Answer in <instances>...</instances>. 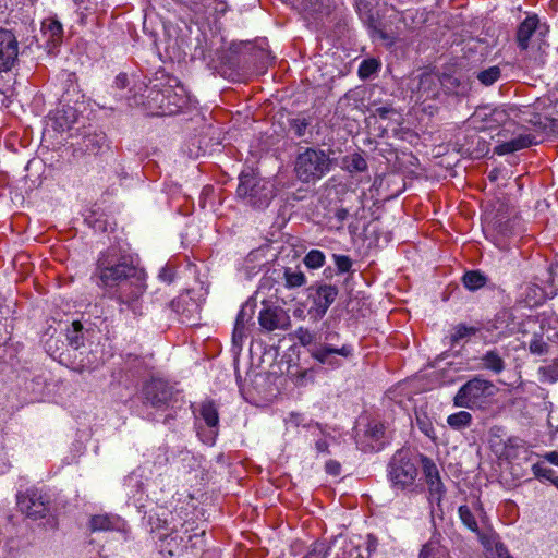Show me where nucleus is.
<instances>
[{
    "label": "nucleus",
    "instance_id": "nucleus-1",
    "mask_svg": "<svg viewBox=\"0 0 558 558\" xmlns=\"http://www.w3.org/2000/svg\"><path fill=\"white\" fill-rule=\"evenodd\" d=\"M527 112L513 106L481 107L470 117V124L477 131L498 130L497 136L504 140L495 147L494 151L499 155L511 154L538 144L537 137L526 132L525 123L545 130L547 125L542 123L539 116L533 119L526 118Z\"/></svg>",
    "mask_w": 558,
    "mask_h": 558
},
{
    "label": "nucleus",
    "instance_id": "nucleus-2",
    "mask_svg": "<svg viewBox=\"0 0 558 558\" xmlns=\"http://www.w3.org/2000/svg\"><path fill=\"white\" fill-rule=\"evenodd\" d=\"M117 96L126 99L130 106H145L158 116L175 114L191 101L180 81L163 73L150 81L149 85L145 82H134L125 93Z\"/></svg>",
    "mask_w": 558,
    "mask_h": 558
},
{
    "label": "nucleus",
    "instance_id": "nucleus-3",
    "mask_svg": "<svg viewBox=\"0 0 558 558\" xmlns=\"http://www.w3.org/2000/svg\"><path fill=\"white\" fill-rule=\"evenodd\" d=\"M143 271L133 264L130 256L122 255L116 247L101 253L97 262V276L106 287L121 286L132 278H142Z\"/></svg>",
    "mask_w": 558,
    "mask_h": 558
},
{
    "label": "nucleus",
    "instance_id": "nucleus-4",
    "mask_svg": "<svg viewBox=\"0 0 558 558\" xmlns=\"http://www.w3.org/2000/svg\"><path fill=\"white\" fill-rule=\"evenodd\" d=\"M418 465L415 458L407 451H397L387 466V476L390 485L396 490L421 493L423 486L417 483Z\"/></svg>",
    "mask_w": 558,
    "mask_h": 558
},
{
    "label": "nucleus",
    "instance_id": "nucleus-5",
    "mask_svg": "<svg viewBox=\"0 0 558 558\" xmlns=\"http://www.w3.org/2000/svg\"><path fill=\"white\" fill-rule=\"evenodd\" d=\"M331 169V159L322 149L306 148L295 160V173L304 183H315Z\"/></svg>",
    "mask_w": 558,
    "mask_h": 558
},
{
    "label": "nucleus",
    "instance_id": "nucleus-6",
    "mask_svg": "<svg viewBox=\"0 0 558 558\" xmlns=\"http://www.w3.org/2000/svg\"><path fill=\"white\" fill-rule=\"evenodd\" d=\"M494 388L492 381L474 377L458 390L453 403L456 407L471 410L483 408L493 396Z\"/></svg>",
    "mask_w": 558,
    "mask_h": 558
},
{
    "label": "nucleus",
    "instance_id": "nucleus-7",
    "mask_svg": "<svg viewBox=\"0 0 558 558\" xmlns=\"http://www.w3.org/2000/svg\"><path fill=\"white\" fill-rule=\"evenodd\" d=\"M236 193L250 205L257 208L266 207L274 197V191L270 182L265 181L253 173H242L240 175V183Z\"/></svg>",
    "mask_w": 558,
    "mask_h": 558
},
{
    "label": "nucleus",
    "instance_id": "nucleus-8",
    "mask_svg": "<svg viewBox=\"0 0 558 558\" xmlns=\"http://www.w3.org/2000/svg\"><path fill=\"white\" fill-rule=\"evenodd\" d=\"M146 275L143 271L142 278H132L121 283L117 301L121 313H131L134 317L143 314L142 296L146 291Z\"/></svg>",
    "mask_w": 558,
    "mask_h": 558
},
{
    "label": "nucleus",
    "instance_id": "nucleus-9",
    "mask_svg": "<svg viewBox=\"0 0 558 558\" xmlns=\"http://www.w3.org/2000/svg\"><path fill=\"white\" fill-rule=\"evenodd\" d=\"M258 324L262 331L275 332L287 331L291 328L292 322L289 312L275 302L264 300L258 313Z\"/></svg>",
    "mask_w": 558,
    "mask_h": 558
},
{
    "label": "nucleus",
    "instance_id": "nucleus-10",
    "mask_svg": "<svg viewBox=\"0 0 558 558\" xmlns=\"http://www.w3.org/2000/svg\"><path fill=\"white\" fill-rule=\"evenodd\" d=\"M143 396L145 403L157 410L172 409L179 402V393L162 379H151L146 383Z\"/></svg>",
    "mask_w": 558,
    "mask_h": 558
},
{
    "label": "nucleus",
    "instance_id": "nucleus-11",
    "mask_svg": "<svg viewBox=\"0 0 558 558\" xmlns=\"http://www.w3.org/2000/svg\"><path fill=\"white\" fill-rule=\"evenodd\" d=\"M17 507L26 517L38 520L49 512V496L37 488H29L16 496Z\"/></svg>",
    "mask_w": 558,
    "mask_h": 558
},
{
    "label": "nucleus",
    "instance_id": "nucleus-12",
    "mask_svg": "<svg viewBox=\"0 0 558 558\" xmlns=\"http://www.w3.org/2000/svg\"><path fill=\"white\" fill-rule=\"evenodd\" d=\"M420 461L425 482L428 487V500L430 504L436 502L437 505H440L446 494V487L441 481L439 470L435 462L426 456L421 454Z\"/></svg>",
    "mask_w": 558,
    "mask_h": 558
},
{
    "label": "nucleus",
    "instance_id": "nucleus-13",
    "mask_svg": "<svg viewBox=\"0 0 558 558\" xmlns=\"http://www.w3.org/2000/svg\"><path fill=\"white\" fill-rule=\"evenodd\" d=\"M333 337H338V335L328 333L325 336V343L315 345L310 350L311 356L315 359L317 362L324 365H329L332 367L339 366V363L332 357V355H341L343 357H348L352 354V347L350 344H343L341 347H337L332 344L330 341Z\"/></svg>",
    "mask_w": 558,
    "mask_h": 558
},
{
    "label": "nucleus",
    "instance_id": "nucleus-14",
    "mask_svg": "<svg viewBox=\"0 0 558 558\" xmlns=\"http://www.w3.org/2000/svg\"><path fill=\"white\" fill-rule=\"evenodd\" d=\"M19 54L15 35L8 29H0V72L11 70Z\"/></svg>",
    "mask_w": 558,
    "mask_h": 558
},
{
    "label": "nucleus",
    "instance_id": "nucleus-15",
    "mask_svg": "<svg viewBox=\"0 0 558 558\" xmlns=\"http://www.w3.org/2000/svg\"><path fill=\"white\" fill-rule=\"evenodd\" d=\"M338 295V289L331 284L319 286L314 296V305L308 310V315L318 320L324 317Z\"/></svg>",
    "mask_w": 558,
    "mask_h": 558
},
{
    "label": "nucleus",
    "instance_id": "nucleus-16",
    "mask_svg": "<svg viewBox=\"0 0 558 558\" xmlns=\"http://www.w3.org/2000/svg\"><path fill=\"white\" fill-rule=\"evenodd\" d=\"M477 360L480 362L478 367L481 369L488 371L494 374H500L506 368L504 354L496 348L486 351Z\"/></svg>",
    "mask_w": 558,
    "mask_h": 558
},
{
    "label": "nucleus",
    "instance_id": "nucleus-17",
    "mask_svg": "<svg viewBox=\"0 0 558 558\" xmlns=\"http://www.w3.org/2000/svg\"><path fill=\"white\" fill-rule=\"evenodd\" d=\"M123 524L124 522L119 515L112 514L93 515L89 521V526L93 532L121 530Z\"/></svg>",
    "mask_w": 558,
    "mask_h": 558
},
{
    "label": "nucleus",
    "instance_id": "nucleus-18",
    "mask_svg": "<svg viewBox=\"0 0 558 558\" xmlns=\"http://www.w3.org/2000/svg\"><path fill=\"white\" fill-rule=\"evenodd\" d=\"M482 544L487 553L488 558H512L507 547L495 535L484 536L481 538Z\"/></svg>",
    "mask_w": 558,
    "mask_h": 558
},
{
    "label": "nucleus",
    "instance_id": "nucleus-19",
    "mask_svg": "<svg viewBox=\"0 0 558 558\" xmlns=\"http://www.w3.org/2000/svg\"><path fill=\"white\" fill-rule=\"evenodd\" d=\"M538 19L536 16H527L519 26L517 40L522 49L529 47V40L536 31Z\"/></svg>",
    "mask_w": 558,
    "mask_h": 558
},
{
    "label": "nucleus",
    "instance_id": "nucleus-20",
    "mask_svg": "<svg viewBox=\"0 0 558 558\" xmlns=\"http://www.w3.org/2000/svg\"><path fill=\"white\" fill-rule=\"evenodd\" d=\"M203 8L205 17H213L215 22L228 11V4L222 0H205Z\"/></svg>",
    "mask_w": 558,
    "mask_h": 558
},
{
    "label": "nucleus",
    "instance_id": "nucleus-21",
    "mask_svg": "<svg viewBox=\"0 0 558 558\" xmlns=\"http://www.w3.org/2000/svg\"><path fill=\"white\" fill-rule=\"evenodd\" d=\"M44 35L48 38L53 46H57L61 41L62 37V25L56 20H47L43 23Z\"/></svg>",
    "mask_w": 558,
    "mask_h": 558
},
{
    "label": "nucleus",
    "instance_id": "nucleus-22",
    "mask_svg": "<svg viewBox=\"0 0 558 558\" xmlns=\"http://www.w3.org/2000/svg\"><path fill=\"white\" fill-rule=\"evenodd\" d=\"M336 558H366L362 550V544L354 542V539H344L341 551L337 554Z\"/></svg>",
    "mask_w": 558,
    "mask_h": 558
},
{
    "label": "nucleus",
    "instance_id": "nucleus-23",
    "mask_svg": "<svg viewBox=\"0 0 558 558\" xmlns=\"http://www.w3.org/2000/svg\"><path fill=\"white\" fill-rule=\"evenodd\" d=\"M416 425L420 430L430 439H436L435 428L432 418L423 409L415 411Z\"/></svg>",
    "mask_w": 558,
    "mask_h": 558
},
{
    "label": "nucleus",
    "instance_id": "nucleus-24",
    "mask_svg": "<svg viewBox=\"0 0 558 558\" xmlns=\"http://www.w3.org/2000/svg\"><path fill=\"white\" fill-rule=\"evenodd\" d=\"M462 281L466 289L475 291L486 284L487 278L481 271L472 270L464 274Z\"/></svg>",
    "mask_w": 558,
    "mask_h": 558
},
{
    "label": "nucleus",
    "instance_id": "nucleus-25",
    "mask_svg": "<svg viewBox=\"0 0 558 558\" xmlns=\"http://www.w3.org/2000/svg\"><path fill=\"white\" fill-rule=\"evenodd\" d=\"M199 413L202 418L209 427H215L218 425L219 416L218 411L215 404L211 401H206L202 403Z\"/></svg>",
    "mask_w": 558,
    "mask_h": 558
},
{
    "label": "nucleus",
    "instance_id": "nucleus-26",
    "mask_svg": "<svg viewBox=\"0 0 558 558\" xmlns=\"http://www.w3.org/2000/svg\"><path fill=\"white\" fill-rule=\"evenodd\" d=\"M447 423L451 428L460 430L471 425L472 415L466 411H460L449 415Z\"/></svg>",
    "mask_w": 558,
    "mask_h": 558
},
{
    "label": "nucleus",
    "instance_id": "nucleus-27",
    "mask_svg": "<svg viewBox=\"0 0 558 558\" xmlns=\"http://www.w3.org/2000/svg\"><path fill=\"white\" fill-rule=\"evenodd\" d=\"M74 116H75V111L71 107L68 108L66 110L57 111L56 116L53 118L56 128L60 129L61 131L71 129V126L74 122Z\"/></svg>",
    "mask_w": 558,
    "mask_h": 558
},
{
    "label": "nucleus",
    "instance_id": "nucleus-28",
    "mask_svg": "<svg viewBox=\"0 0 558 558\" xmlns=\"http://www.w3.org/2000/svg\"><path fill=\"white\" fill-rule=\"evenodd\" d=\"M477 331V328L472 326H466L463 324L457 325L453 328V331L450 336V341L452 344H458L461 341L469 340L472 336H474Z\"/></svg>",
    "mask_w": 558,
    "mask_h": 558
},
{
    "label": "nucleus",
    "instance_id": "nucleus-29",
    "mask_svg": "<svg viewBox=\"0 0 558 558\" xmlns=\"http://www.w3.org/2000/svg\"><path fill=\"white\" fill-rule=\"evenodd\" d=\"M83 326L80 322H73L70 329H68L66 339L71 347L74 349H78L83 345V336H82Z\"/></svg>",
    "mask_w": 558,
    "mask_h": 558
},
{
    "label": "nucleus",
    "instance_id": "nucleus-30",
    "mask_svg": "<svg viewBox=\"0 0 558 558\" xmlns=\"http://www.w3.org/2000/svg\"><path fill=\"white\" fill-rule=\"evenodd\" d=\"M284 281L286 287L288 288H299L305 283V276L302 271L292 270L291 268H287L284 270Z\"/></svg>",
    "mask_w": 558,
    "mask_h": 558
},
{
    "label": "nucleus",
    "instance_id": "nucleus-31",
    "mask_svg": "<svg viewBox=\"0 0 558 558\" xmlns=\"http://www.w3.org/2000/svg\"><path fill=\"white\" fill-rule=\"evenodd\" d=\"M380 63L376 59H366L363 60L359 66V76L362 80L369 78L373 74H375L379 69Z\"/></svg>",
    "mask_w": 558,
    "mask_h": 558
},
{
    "label": "nucleus",
    "instance_id": "nucleus-32",
    "mask_svg": "<svg viewBox=\"0 0 558 558\" xmlns=\"http://www.w3.org/2000/svg\"><path fill=\"white\" fill-rule=\"evenodd\" d=\"M500 77V69L499 66H490L486 70H483L481 72H478L477 74V78L478 81L485 85V86H490L493 85L495 82H497Z\"/></svg>",
    "mask_w": 558,
    "mask_h": 558
},
{
    "label": "nucleus",
    "instance_id": "nucleus-33",
    "mask_svg": "<svg viewBox=\"0 0 558 558\" xmlns=\"http://www.w3.org/2000/svg\"><path fill=\"white\" fill-rule=\"evenodd\" d=\"M305 266L311 269L320 268L325 263V255L319 250H311L303 259Z\"/></svg>",
    "mask_w": 558,
    "mask_h": 558
},
{
    "label": "nucleus",
    "instance_id": "nucleus-34",
    "mask_svg": "<svg viewBox=\"0 0 558 558\" xmlns=\"http://www.w3.org/2000/svg\"><path fill=\"white\" fill-rule=\"evenodd\" d=\"M459 517L462 523L472 532H478L477 522L474 514L468 506H460L458 509Z\"/></svg>",
    "mask_w": 558,
    "mask_h": 558
},
{
    "label": "nucleus",
    "instance_id": "nucleus-35",
    "mask_svg": "<svg viewBox=\"0 0 558 558\" xmlns=\"http://www.w3.org/2000/svg\"><path fill=\"white\" fill-rule=\"evenodd\" d=\"M344 162L349 172H363L367 169L366 160L359 154L348 157Z\"/></svg>",
    "mask_w": 558,
    "mask_h": 558
},
{
    "label": "nucleus",
    "instance_id": "nucleus-36",
    "mask_svg": "<svg viewBox=\"0 0 558 558\" xmlns=\"http://www.w3.org/2000/svg\"><path fill=\"white\" fill-rule=\"evenodd\" d=\"M291 337L303 347L312 344L315 340V333L305 327L296 328Z\"/></svg>",
    "mask_w": 558,
    "mask_h": 558
},
{
    "label": "nucleus",
    "instance_id": "nucleus-37",
    "mask_svg": "<svg viewBox=\"0 0 558 558\" xmlns=\"http://www.w3.org/2000/svg\"><path fill=\"white\" fill-rule=\"evenodd\" d=\"M532 472L535 477L537 478H544L547 481H550L551 483L556 484V480L554 478V470L544 465L543 463H534L532 465Z\"/></svg>",
    "mask_w": 558,
    "mask_h": 558
},
{
    "label": "nucleus",
    "instance_id": "nucleus-38",
    "mask_svg": "<svg viewBox=\"0 0 558 558\" xmlns=\"http://www.w3.org/2000/svg\"><path fill=\"white\" fill-rule=\"evenodd\" d=\"M548 348V344L538 336H534L529 345L530 352L536 355L547 354Z\"/></svg>",
    "mask_w": 558,
    "mask_h": 558
},
{
    "label": "nucleus",
    "instance_id": "nucleus-39",
    "mask_svg": "<svg viewBox=\"0 0 558 558\" xmlns=\"http://www.w3.org/2000/svg\"><path fill=\"white\" fill-rule=\"evenodd\" d=\"M286 425L290 427H299L300 425H303L306 428H310L312 426L311 423H305V417L301 413L291 412L286 418H284Z\"/></svg>",
    "mask_w": 558,
    "mask_h": 558
},
{
    "label": "nucleus",
    "instance_id": "nucleus-40",
    "mask_svg": "<svg viewBox=\"0 0 558 558\" xmlns=\"http://www.w3.org/2000/svg\"><path fill=\"white\" fill-rule=\"evenodd\" d=\"M290 126L296 136L302 137L305 135L308 122L305 118H295L291 121Z\"/></svg>",
    "mask_w": 558,
    "mask_h": 558
},
{
    "label": "nucleus",
    "instance_id": "nucleus-41",
    "mask_svg": "<svg viewBox=\"0 0 558 558\" xmlns=\"http://www.w3.org/2000/svg\"><path fill=\"white\" fill-rule=\"evenodd\" d=\"M335 264L339 272H348L352 267V262L349 256L333 255Z\"/></svg>",
    "mask_w": 558,
    "mask_h": 558
},
{
    "label": "nucleus",
    "instance_id": "nucleus-42",
    "mask_svg": "<svg viewBox=\"0 0 558 558\" xmlns=\"http://www.w3.org/2000/svg\"><path fill=\"white\" fill-rule=\"evenodd\" d=\"M129 85H130V80H129L128 75L124 73H120L119 75H117L112 87L120 92H123L125 88L129 87Z\"/></svg>",
    "mask_w": 558,
    "mask_h": 558
},
{
    "label": "nucleus",
    "instance_id": "nucleus-43",
    "mask_svg": "<svg viewBox=\"0 0 558 558\" xmlns=\"http://www.w3.org/2000/svg\"><path fill=\"white\" fill-rule=\"evenodd\" d=\"M367 435H369L374 439H379L384 436V426L379 423H375L374 425H369L367 428Z\"/></svg>",
    "mask_w": 558,
    "mask_h": 558
},
{
    "label": "nucleus",
    "instance_id": "nucleus-44",
    "mask_svg": "<svg viewBox=\"0 0 558 558\" xmlns=\"http://www.w3.org/2000/svg\"><path fill=\"white\" fill-rule=\"evenodd\" d=\"M246 308H247V305L242 306V308L240 310V312L236 316L234 325L246 326V323L251 319V316H252V313H247Z\"/></svg>",
    "mask_w": 558,
    "mask_h": 558
},
{
    "label": "nucleus",
    "instance_id": "nucleus-45",
    "mask_svg": "<svg viewBox=\"0 0 558 558\" xmlns=\"http://www.w3.org/2000/svg\"><path fill=\"white\" fill-rule=\"evenodd\" d=\"M393 112V109L388 106L376 107L372 110V117H379L381 119H387L390 113Z\"/></svg>",
    "mask_w": 558,
    "mask_h": 558
},
{
    "label": "nucleus",
    "instance_id": "nucleus-46",
    "mask_svg": "<svg viewBox=\"0 0 558 558\" xmlns=\"http://www.w3.org/2000/svg\"><path fill=\"white\" fill-rule=\"evenodd\" d=\"M326 472L330 475L337 476L341 472V465L338 461L329 460L325 465Z\"/></svg>",
    "mask_w": 558,
    "mask_h": 558
},
{
    "label": "nucleus",
    "instance_id": "nucleus-47",
    "mask_svg": "<svg viewBox=\"0 0 558 558\" xmlns=\"http://www.w3.org/2000/svg\"><path fill=\"white\" fill-rule=\"evenodd\" d=\"M245 337V326L234 325L232 340L234 343L241 342Z\"/></svg>",
    "mask_w": 558,
    "mask_h": 558
},
{
    "label": "nucleus",
    "instance_id": "nucleus-48",
    "mask_svg": "<svg viewBox=\"0 0 558 558\" xmlns=\"http://www.w3.org/2000/svg\"><path fill=\"white\" fill-rule=\"evenodd\" d=\"M376 546H377L376 539L374 537L369 536L366 542V546L362 547L363 554L365 555L366 558H369L372 551H374L376 549Z\"/></svg>",
    "mask_w": 558,
    "mask_h": 558
},
{
    "label": "nucleus",
    "instance_id": "nucleus-49",
    "mask_svg": "<svg viewBox=\"0 0 558 558\" xmlns=\"http://www.w3.org/2000/svg\"><path fill=\"white\" fill-rule=\"evenodd\" d=\"M158 277L163 282L170 283L173 280V272L170 268L163 267L160 269Z\"/></svg>",
    "mask_w": 558,
    "mask_h": 558
},
{
    "label": "nucleus",
    "instance_id": "nucleus-50",
    "mask_svg": "<svg viewBox=\"0 0 558 558\" xmlns=\"http://www.w3.org/2000/svg\"><path fill=\"white\" fill-rule=\"evenodd\" d=\"M544 459L548 461L549 463L558 466V452L557 451H550L544 454Z\"/></svg>",
    "mask_w": 558,
    "mask_h": 558
},
{
    "label": "nucleus",
    "instance_id": "nucleus-51",
    "mask_svg": "<svg viewBox=\"0 0 558 558\" xmlns=\"http://www.w3.org/2000/svg\"><path fill=\"white\" fill-rule=\"evenodd\" d=\"M315 446H316L317 451H319V452H327L328 451V444H327L326 440H323V439L317 440Z\"/></svg>",
    "mask_w": 558,
    "mask_h": 558
},
{
    "label": "nucleus",
    "instance_id": "nucleus-52",
    "mask_svg": "<svg viewBox=\"0 0 558 558\" xmlns=\"http://www.w3.org/2000/svg\"><path fill=\"white\" fill-rule=\"evenodd\" d=\"M207 49L206 47H203L202 45L196 46L195 48V54L199 58L206 59L207 58Z\"/></svg>",
    "mask_w": 558,
    "mask_h": 558
},
{
    "label": "nucleus",
    "instance_id": "nucleus-53",
    "mask_svg": "<svg viewBox=\"0 0 558 558\" xmlns=\"http://www.w3.org/2000/svg\"><path fill=\"white\" fill-rule=\"evenodd\" d=\"M347 215H348V210L347 209H340V210L337 211V217L340 220H344Z\"/></svg>",
    "mask_w": 558,
    "mask_h": 558
},
{
    "label": "nucleus",
    "instance_id": "nucleus-54",
    "mask_svg": "<svg viewBox=\"0 0 558 558\" xmlns=\"http://www.w3.org/2000/svg\"><path fill=\"white\" fill-rule=\"evenodd\" d=\"M488 178H489L492 181L497 180V178H498V170H497V169L492 170V171L489 172V174H488Z\"/></svg>",
    "mask_w": 558,
    "mask_h": 558
},
{
    "label": "nucleus",
    "instance_id": "nucleus-55",
    "mask_svg": "<svg viewBox=\"0 0 558 558\" xmlns=\"http://www.w3.org/2000/svg\"><path fill=\"white\" fill-rule=\"evenodd\" d=\"M430 80V76L429 75H424L422 78H421V83H423L424 81H428Z\"/></svg>",
    "mask_w": 558,
    "mask_h": 558
},
{
    "label": "nucleus",
    "instance_id": "nucleus-56",
    "mask_svg": "<svg viewBox=\"0 0 558 558\" xmlns=\"http://www.w3.org/2000/svg\"><path fill=\"white\" fill-rule=\"evenodd\" d=\"M301 314H303V311L294 312V315H299V316H301Z\"/></svg>",
    "mask_w": 558,
    "mask_h": 558
},
{
    "label": "nucleus",
    "instance_id": "nucleus-57",
    "mask_svg": "<svg viewBox=\"0 0 558 558\" xmlns=\"http://www.w3.org/2000/svg\"><path fill=\"white\" fill-rule=\"evenodd\" d=\"M301 314H303V311L294 312V315H299V316H301Z\"/></svg>",
    "mask_w": 558,
    "mask_h": 558
},
{
    "label": "nucleus",
    "instance_id": "nucleus-58",
    "mask_svg": "<svg viewBox=\"0 0 558 558\" xmlns=\"http://www.w3.org/2000/svg\"><path fill=\"white\" fill-rule=\"evenodd\" d=\"M301 314H303V311L294 312V315H299V316H301Z\"/></svg>",
    "mask_w": 558,
    "mask_h": 558
},
{
    "label": "nucleus",
    "instance_id": "nucleus-59",
    "mask_svg": "<svg viewBox=\"0 0 558 558\" xmlns=\"http://www.w3.org/2000/svg\"><path fill=\"white\" fill-rule=\"evenodd\" d=\"M205 535V532L202 531V533L199 535H195V537L199 536V537H203Z\"/></svg>",
    "mask_w": 558,
    "mask_h": 558
}]
</instances>
